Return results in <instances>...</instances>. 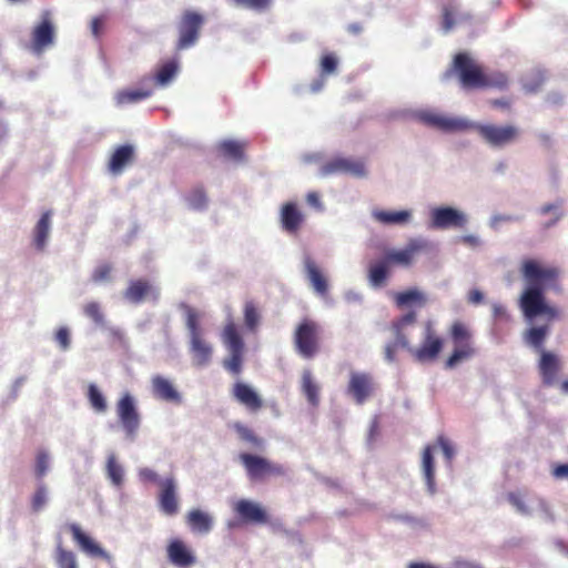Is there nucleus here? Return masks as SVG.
Listing matches in <instances>:
<instances>
[{
    "instance_id": "cd10ccee",
    "label": "nucleus",
    "mask_w": 568,
    "mask_h": 568,
    "mask_svg": "<svg viewBox=\"0 0 568 568\" xmlns=\"http://www.w3.org/2000/svg\"><path fill=\"white\" fill-rule=\"evenodd\" d=\"M425 245L417 241H412L404 250L390 251L385 255V260L390 264H400L408 266L416 252L420 251Z\"/></svg>"
},
{
    "instance_id": "a18cd8bd",
    "label": "nucleus",
    "mask_w": 568,
    "mask_h": 568,
    "mask_svg": "<svg viewBox=\"0 0 568 568\" xmlns=\"http://www.w3.org/2000/svg\"><path fill=\"white\" fill-rule=\"evenodd\" d=\"M187 203L193 210H204L207 205V196L202 186L194 187L187 195Z\"/></svg>"
},
{
    "instance_id": "9b49d317",
    "label": "nucleus",
    "mask_w": 568,
    "mask_h": 568,
    "mask_svg": "<svg viewBox=\"0 0 568 568\" xmlns=\"http://www.w3.org/2000/svg\"><path fill=\"white\" fill-rule=\"evenodd\" d=\"M159 508L166 516H175L179 513L178 484L173 476L159 481Z\"/></svg>"
},
{
    "instance_id": "2f4dec72",
    "label": "nucleus",
    "mask_w": 568,
    "mask_h": 568,
    "mask_svg": "<svg viewBox=\"0 0 568 568\" xmlns=\"http://www.w3.org/2000/svg\"><path fill=\"white\" fill-rule=\"evenodd\" d=\"M433 447L426 446L422 455V473L430 495L436 493Z\"/></svg>"
},
{
    "instance_id": "c756f323",
    "label": "nucleus",
    "mask_w": 568,
    "mask_h": 568,
    "mask_svg": "<svg viewBox=\"0 0 568 568\" xmlns=\"http://www.w3.org/2000/svg\"><path fill=\"white\" fill-rule=\"evenodd\" d=\"M152 386L154 395L160 399L171 403H181L182 397L180 393L169 379L162 376H155L152 379Z\"/></svg>"
},
{
    "instance_id": "a878e982",
    "label": "nucleus",
    "mask_w": 568,
    "mask_h": 568,
    "mask_svg": "<svg viewBox=\"0 0 568 568\" xmlns=\"http://www.w3.org/2000/svg\"><path fill=\"white\" fill-rule=\"evenodd\" d=\"M444 346V338L434 329L432 322L425 325V336L417 355H439Z\"/></svg>"
},
{
    "instance_id": "20e7f679",
    "label": "nucleus",
    "mask_w": 568,
    "mask_h": 568,
    "mask_svg": "<svg viewBox=\"0 0 568 568\" xmlns=\"http://www.w3.org/2000/svg\"><path fill=\"white\" fill-rule=\"evenodd\" d=\"M507 499L523 516H538L549 523L555 520V515L549 504L537 495L514 491L508 494Z\"/></svg>"
},
{
    "instance_id": "423d86ee",
    "label": "nucleus",
    "mask_w": 568,
    "mask_h": 568,
    "mask_svg": "<svg viewBox=\"0 0 568 568\" xmlns=\"http://www.w3.org/2000/svg\"><path fill=\"white\" fill-rule=\"evenodd\" d=\"M118 418L123 428L125 439L134 442L141 426V416L135 400L130 394H124L116 404Z\"/></svg>"
},
{
    "instance_id": "79ce46f5",
    "label": "nucleus",
    "mask_w": 568,
    "mask_h": 568,
    "mask_svg": "<svg viewBox=\"0 0 568 568\" xmlns=\"http://www.w3.org/2000/svg\"><path fill=\"white\" fill-rule=\"evenodd\" d=\"M51 469V455L47 449H39L34 460V475L39 481H43V477Z\"/></svg>"
},
{
    "instance_id": "39448f33",
    "label": "nucleus",
    "mask_w": 568,
    "mask_h": 568,
    "mask_svg": "<svg viewBox=\"0 0 568 568\" xmlns=\"http://www.w3.org/2000/svg\"><path fill=\"white\" fill-rule=\"evenodd\" d=\"M205 22L203 14L194 10H184L178 21V39L175 50L182 51L192 48L200 39Z\"/></svg>"
},
{
    "instance_id": "052dcab7",
    "label": "nucleus",
    "mask_w": 568,
    "mask_h": 568,
    "mask_svg": "<svg viewBox=\"0 0 568 568\" xmlns=\"http://www.w3.org/2000/svg\"><path fill=\"white\" fill-rule=\"evenodd\" d=\"M237 4L244 8L262 11L268 8L272 0H234Z\"/></svg>"
},
{
    "instance_id": "49530a36",
    "label": "nucleus",
    "mask_w": 568,
    "mask_h": 568,
    "mask_svg": "<svg viewBox=\"0 0 568 568\" xmlns=\"http://www.w3.org/2000/svg\"><path fill=\"white\" fill-rule=\"evenodd\" d=\"M176 72L178 63L175 61L164 63L156 73V83L160 85H166L175 77Z\"/></svg>"
},
{
    "instance_id": "4d7b16f0",
    "label": "nucleus",
    "mask_w": 568,
    "mask_h": 568,
    "mask_svg": "<svg viewBox=\"0 0 568 568\" xmlns=\"http://www.w3.org/2000/svg\"><path fill=\"white\" fill-rule=\"evenodd\" d=\"M540 213L542 215H547L549 213L555 214V217L551 221L545 223V225H544L545 229H549V227L554 226L564 215L562 212L560 211L559 204H545L541 206Z\"/></svg>"
},
{
    "instance_id": "e2e57ef3",
    "label": "nucleus",
    "mask_w": 568,
    "mask_h": 568,
    "mask_svg": "<svg viewBox=\"0 0 568 568\" xmlns=\"http://www.w3.org/2000/svg\"><path fill=\"white\" fill-rule=\"evenodd\" d=\"M243 357H229L224 361L223 366L233 374H239L242 367Z\"/></svg>"
},
{
    "instance_id": "bf43d9fd",
    "label": "nucleus",
    "mask_w": 568,
    "mask_h": 568,
    "mask_svg": "<svg viewBox=\"0 0 568 568\" xmlns=\"http://www.w3.org/2000/svg\"><path fill=\"white\" fill-rule=\"evenodd\" d=\"M138 477L141 483H156L159 485V481L163 478H160L155 470L149 468V467H142L138 470Z\"/></svg>"
},
{
    "instance_id": "bb28decb",
    "label": "nucleus",
    "mask_w": 568,
    "mask_h": 568,
    "mask_svg": "<svg viewBox=\"0 0 568 568\" xmlns=\"http://www.w3.org/2000/svg\"><path fill=\"white\" fill-rule=\"evenodd\" d=\"M240 459L251 479H260L267 475L268 459L252 454H241Z\"/></svg>"
},
{
    "instance_id": "c03bdc74",
    "label": "nucleus",
    "mask_w": 568,
    "mask_h": 568,
    "mask_svg": "<svg viewBox=\"0 0 568 568\" xmlns=\"http://www.w3.org/2000/svg\"><path fill=\"white\" fill-rule=\"evenodd\" d=\"M548 324L531 327L530 329H528L526 334L527 343L536 347V349L538 351L541 347L546 338V335L548 334Z\"/></svg>"
},
{
    "instance_id": "c85d7f7f",
    "label": "nucleus",
    "mask_w": 568,
    "mask_h": 568,
    "mask_svg": "<svg viewBox=\"0 0 568 568\" xmlns=\"http://www.w3.org/2000/svg\"><path fill=\"white\" fill-rule=\"evenodd\" d=\"M234 397L251 410H257L262 407V399L257 393L244 383H236L233 389Z\"/></svg>"
},
{
    "instance_id": "7ed1b4c3",
    "label": "nucleus",
    "mask_w": 568,
    "mask_h": 568,
    "mask_svg": "<svg viewBox=\"0 0 568 568\" xmlns=\"http://www.w3.org/2000/svg\"><path fill=\"white\" fill-rule=\"evenodd\" d=\"M469 130L476 131L486 144L497 149L513 144L520 138V129L514 124L499 125L469 121Z\"/></svg>"
},
{
    "instance_id": "603ef678",
    "label": "nucleus",
    "mask_w": 568,
    "mask_h": 568,
    "mask_svg": "<svg viewBox=\"0 0 568 568\" xmlns=\"http://www.w3.org/2000/svg\"><path fill=\"white\" fill-rule=\"evenodd\" d=\"M55 344L59 346L60 351L67 352L71 346V332L67 326H60L53 336Z\"/></svg>"
},
{
    "instance_id": "c9c22d12",
    "label": "nucleus",
    "mask_w": 568,
    "mask_h": 568,
    "mask_svg": "<svg viewBox=\"0 0 568 568\" xmlns=\"http://www.w3.org/2000/svg\"><path fill=\"white\" fill-rule=\"evenodd\" d=\"M54 562L58 568H79L77 555L62 546L61 538H58L54 549Z\"/></svg>"
},
{
    "instance_id": "412c9836",
    "label": "nucleus",
    "mask_w": 568,
    "mask_h": 568,
    "mask_svg": "<svg viewBox=\"0 0 568 568\" xmlns=\"http://www.w3.org/2000/svg\"><path fill=\"white\" fill-rule=\"evenodd\" d=\"M304 270L313 290L321 296L327 295L328 282L321 267L311 256L304 258Z\"/></svg>"
},
{
    "instance_id": "473e14b6",
    "label": "nucleus",
    "mask_w": 568,
    "mask_h": 568,
    "mask_svg": "<svg viewBox=\"0 0 568 568\" xmlns=\"http://www.w3.org/2000/svg\"><path fill=\"white\" fill-rule=\"evenodd\" d=\"M104 469L106 478L114 487H121L124 484L125 469L114 453L108 455Z\"/></svg>"
},
{
    "instance_id": "6e6552de",
    "label": "nucleus",
    "mask_w": 568,
    "mask_h": 568,
    "mask_svg": "<svg viewBox=\"0 0 568 568\" xmlns=\"http://www.w3.org/2000/svg\"><path fill=\"white\" fill-rule=\"evenodd\" d=\"M321 328L311 320H304L295 332V343L302 355H313L320 351Z\"/></svg>"
},
{
    "instance_id": "4be33fe9",
    "label": "nucleus",
    "mask_w": 568,
    "mask_h": 568,
    "mask_svg": "<svg viewBox=\"0 0 568 568\" xmlns=\"http://www.w3.org/2000/svg\"><path fill=\"white\" fill-rule=\"evenodd\" d=\"M221 337L230 355H242L244 341L240 327L233 321L225 324Z\"/></svg>"
},
{
    "instance_id": "5701e85b",
    "label": "nucleus",
    "mask_w": 568,
    "mask_h": 568,
    "mask_svg": "<svg viewBox=\"0 0 568 568\" xmlns=\"http://www.w3.org/2000/svg\"><path fill=\"white\" fill-rule=\"evenodd\" d=\"M168 557L174 566L180 568L190 567L196 561L192 551L178 539L170 542L168 547Z\"/></svg>"
},
{
    "instance_id": "7c9ffc66",
    "label": "nucleus",
    "mask_w": 568,
    "mask_h": 568,
    "mask_svg": "<svg viewBox=\"0 0 568 568\" xmlns=\"http://www.w3.org/2000/svg\"><path fill=\"white\" fill-rule=\"evenodd\" d=\"M186 521L193 532L205 535L211 531L214 519L205 511L192 509L186 516Z\"/></svg>"
},
{
    "instance_id": "864d4df0",
    "label": "nucleus",
    "mask_w": 568,
    "mask_h": 568,
    "mask_svg": "<svg viewBox=\"0 0 568 568\" xmlns=\"http://www.w3.org/2000/svg\"><path fill=\"white\" fill-rule=\"evenodd\" d=\"M233 427L243 440L253 444L255 447H261L263 445V439L256 437L254 433L245 425L235 423Z\"/></svg>"
},
{
    "instance_id": "ddd939ff",
    "label": "nucleus",
    "mask_w": 568,
    "mask_h": 568,
    "mask_svg": "<svg viewBox=\"0 0 568 568\" xmlns=\"http://www.w3.org/2000/svg\"><path fill=\"white\" fill-rule=\"evenodd\" d=\"M186 327L191 337V349L196 355H210L212 352L211 345L206 342L200 327L197 313L186 307Z\"/></svg>"
},
{
    "instance_id": "1a4fd4ad",
    "label": "nucleus",
    "mask_w": 568,
    "mask_h": 568,
    "mask_svg": "<svg viewBox=\"0 0 568 568\" xmlns=\"http://www.w3.org/2000/svg\"><path fill=\"white\" fill-rule=\"evenodd\" d=\"M418 120L425 125L443 132H460L469 130V121L462 118L446 116L432 111L420 112L418 114Z\"/></svg>"
},
{
    "instance_id": "680f3d73",
    "label": "nucleus",
    "mask_w": 568,
    "mask_h": 568,
    "mask_svg": "<svg viewBox=\"0 0 568 568\" xmlns=\"http://www.w3.org/2000/svg\"><path fill=\"white\" fill-rule=\"evenodd\" d=\"M438 444H439V446H440V448H442V452H443V454H444V456H445L446 460H447L448 463H450V462H452V459H453V458H454V456H455V449H454L453 445L450 444V442H449L448 439H446V438H445V437H443V436H440V437L438 438Z\"/></svg>"
},
{
    "instance_id": "4c0bfd02",
    "label": "nucleus",
    "mask_w": 568,
    "mask_h": 568,
    "mask_svg": "<svg viewBox=\"0 0 568 568\" xmlns=\"http://www.w3.org/2000/svg\"><path fill=\"white\" fill-rule=\"evenodd\" d=\"M152 95L150 89H129L118 92L115 99L119 105L136 103Z\"/></svg>"
},
{
    "instance_id": "3c124183",
    "label": "nucleus",
    "mask_w": 568,
    "mask_h": 568,
    "mask_svg": "<svg viewBox=\"0 0 568 568\" xmlns=\"http://www.w3.org/2000/svg\"><path fill=\"white\" fill-rule=\"evenodd\" d=\"M338 65L337 57L334 53H325L320 61L321 74L329 75L336 72Z\"/></svg>"
},
{
    "instance_id": "f3484780",
    "label": "nucleus",
    "mask_w": 568,
    "mask_h": 568,
    "mask_svg": "<svg viewBox=\"0 0 568 568\" xmlns=\"http://www.w3.org/2000/svg\"><path fill=\"white\" fill-rule=\"evenodd\" d=\"M280 220L285 232L296 234L304 224L305 216L295 203L287 202L281 207Z\"/></svg>"
},
{
    "instance_id": "de8ad7c7",
    "label": "nucleus",
    "mask_w": 568,
    "mask_h": 568,
    "mask_svg": "<svg viewBox=\"0 0 568 568\" xmlns=\"http://www.w3.org/2000/svg\"><path fill=\"white\" fill-rule=\"evenodd\" d=\"M48 503V488L43 481H38L37 489L32 496L31 506L33 511L38 513L44 508Z\"/></svg>"
},
{
    "instance_id": "aec40b11",
    "label": "nucleus",
    "mask_w": 568,
    "mask_h": 568,
    "mask_svg": "<svg viewBox=\"0 0 568 568\" xmlns=\"http://www.w3.org/2000/svg\"><path fill=\"white\" fill-rule=\"evenodd\" d=\"M124 297L134 304L141 303L146 297H152L156 301L159 298V291L149 281L140 278L130 282L124 292Z\"/></svg>"
},
{
    "instance_id": "4468645a",
    "label": "nucleus",
    "mask_w": 568,
    "mask_h": 568,
    "mask_svg": "<svg viewBox=\"0 0 568 568\" xmlns=\"http://www.w3.org/2000/svg\"><path fill=\"white\" fill-rule=\"evenodd\" d=\"M32 50L37 53L42 52L47 47L51 45L54 41V27L51 22L49 11H44L41 16V21L34 27L32 31Z\"/></svg>"
},
{
    "instance_id": "774afa93",
    "label": "nucleus",
    "mask_w": 568,
    "mask_h": 568,
    "mask_svg": "<svg viewBox=\"0 0 568 568\" xmlns=\"http://www.w3.org/2000/svg\"><path fill=\"white\" fill-rule=\"evenodd\" d=\"M484 300V295L478 290H471L468 294V302L473 304H479Z\"/></svg>"
},
{
    "instance_id": "b1692460",
    "label": "nucleus",
    "mask_w": 568,
    "mask_h": 568,
    "mask_svg": "<svg viewBox=\"0 0 568 568\" xmlns=\"http://www.w3.org/2000/svg\"><path fill=\"white\" fill-rule=\"evenodd\" d=\"M538 367L544 385L555 386L558 384L562 371L559 357H540Z\"/></svg>"
},
{
    "instance_id": "6ab92c4d",
    "label": "nucleus",
    "mask_w": 568,
    "mask_h": 568,
    "mask_svg": "<svg viewBox=\"0 0 568 568\" xmlns=\"http://www.w3.org/2000/svg\"><path fill=\"white\" fill-rule=\"evenodd\" d=\"M373 389V381L368 374L355 372L351 374L348 392L357 404L362 405L371 396Z\"/></svg>"
},
{
    "instance_id": "6e6d98bb",
    "label": "nucleus",
    "mask_w": 568,
    "mask_h": 568,
    "mask_svg": "<svg viewBox=\"0 0 568 568\" xmlns=\"http://www.w3.org/2000/svg\"><path fill=\"white\" fill-rule=\"evenodd\" d=\"M112 273V266L108 263L100 264L93 271L91 278L94 283H102L110 281Z\"/></svg>"
},
{
    "instance_id": "f8f14e48",
    "label": "nucleus",
    "mask_w": 568,
    "mask_h": 568,
    "mask_svg": "<svg viewBox=\"0 0 568 568\" xmlns=\"http://www.w3.org/2000/svg\"><path fill=\"white\" fill-rule=\"evenodd\" d=\"M415 322L416 313L414 311L408 312L397 321L393 322L392 332L394 335V341L386 346V355H395L397 353L409 352L408 341L403 333V328L407 325L414 324Z\"/></svg>"
},
{
    "instance_id": "f03ea898",
    "label": "nucleus",
    "mask_w": 568,
    "mask_h": 568,
    "mask_svg": "<svg viewBox=\"0 0 568 568\" xmlns=\"http://www.w3.org/2000/svg\"><path fill=\"white\" fill-rule=\"evenodd\" d=\"M450 72L458 75L460 85L465 90L496 88L504 90L508 85V78L503 72L485 73L483 68L466 52H459L454 57Z\"/></svg>"
},
{
    "instance_id": "5fc2aeb1",
    "label": "nucleus",
    "mask_w": 568,
    "mask_h": 568,
    "mask_svg": "<svg viewBox=\"0 0 568 568\" xmlns=\"http://www.w3.org/2000/svg\"><path fill=\"white\" fill-rule=\"evenodd\" d=\"M110 343L115 351H128V338L125 337L124 333L119 328H113L110 331Z\"/></svg>"
},
{
    "instance_id": "ea45409f",
    "label": "nucleus",
    "mask_w": 568,
    "mask_h": 568,
    "mask_svg": "<svg viewBox=\"0 0 568 568\" xmlns=\"http://www.w3.org/2000/svg\"><path fill=\"white\" fill-rule=\"evenodd\" d=\"M389 273V264L385 258L372 263L368 268V277L374 286H382Z\"/></svg>"
},
{
    "instance_id": "338daca9",
    "label": "nucleus",
    "mask_w": 568,
    "mask_h": 568,
    "mask_svg": "<svg viewBox=\"0 0 568 568\" xmlns=\"http://www.w3.org/2000/svg\"><path fill=\"white\" fill-rule=\"evenodd\" d=\"M306 201L310 205L316 207V209H322V203H321V200H320V195L316 193V192H310L307 195H306Z\"/></svg>"
},
{
    "instance_id": "0eeeda50",
    "label": "nucleus",
    "mask_w": 568,
    "mask_h": 568,
    "mask_svg": "<svg viewBox=\"0 0 568 568\" xmlns=\"http://www.w3.org/2000/svg\"><path fill=\"white\" fill-rule=\"evenodd\" d=\"M346 174L354 178L367 175L366 164L361 159L335 156L320 166V175Z\"/></svg>"
},
{
    "instance_id": "2eb2a0df",
    "label": "nucleus",
    "mask_w": 568,
    "mask_h": 568,
    "mask_svg": "<svg viewBox=\"0 0 568 568\" xmlns=\"http://www.w3.org/2000/svg\"><path fill=\"white\" fill-rule=\"evenodd\" d=\"M465 223V215L453 207L444 206L432 211L433 229L463 227Z\"/></svg>"
},
{
    "instance_id": "13d9d810",
    "label": "nucleus",
    "mask_w": 568,
    "mask_h": 568,
    "mask_svg": "<svg viewBox=\"0 0 568 568\" xmlns=\"http://www.w3.org/2000/svg\"><path fill=\"white\" fill-rule=\"evenodd\" d=\"M455 10L450 6H445L442 10V17H443V29L445 32H449L456 24L455 20Z\"/></svg>"
},
{
    "instance_id": "9d476101",
    "label": "nucleus",
    "mask_w": 568,
    "mask_h": 568,
    "mask_svg": "<svg viewBox=\"0 0 568 568\" xmlns=\"http://www.w3.org/2000/svg\"><path fill=\"white\" fill-rule=\"evenodd\" d=\"M449 337L454 349L450 355H473L477 348L469 326L460 321H455L449 329Z\"/></svg>"
},
{
    "instance_id": "37998d69",
    "label": "nucleus",
    "mask_w": 568,
    "mask_h": 568,
    "mask_svg": "<svg viewBox=\"0 0 568 568\" xmlns=\"http://www.w3.org/2000/svg\"><path fill=\"white\" fill-rule=\"evenodd\" d=\"M82 312L95 326L103 327L105 325V316L100 303L88 302L83 305Z\"/></svg>"
},
{
    "instance_id": "0e129e2a",
    "label": "nucleus",
    "mask_w": 568,
    "mask_h": 568,
    "mask_svg": "<svg viewBox=\"0 0 568 568\" xmlns=\"http://www.w3.org/2000/svg\"><path fill=\"white\" fill-rule=\"evenodd\" d=\"M551 474L557 479H564V478L568 479V464H562V465L556 466L552 469Z\"/></svg>"
},
{
    "instance_id": "a211bd4d",
    "label": "nucleus",
    "mask_w": 568,
    "mask_h": 568,
    "mask_svg": "<svg viewBox=\"0 0 568 568\" xmlns=\"http://www.w3.org/2000/svg\"><path fill=\"white\" fill-rule=\"evenodd\" d=\"M234 510L246 523L265 524L267 521L265 509L256 501L240 499L235 504Z\"/></svg>"
},
{
    "instance_id": "72a5a7b5",
    "label": "nucleus",
    "mask_w": 568,
    "mask_h": 568,
    "mask_svg": "<svg viewBox=\"0 0 568 568\" xmlns=\"http://www.w3.org/2000/svg\"><path fill=\"white\" fill-rule=\"evenodd\" d=\"M373 216L379 223L386 225L393 224H405L409 222L412 214L407 210L403 211H386V210H376L373 212Z\"/></svg>"
},
{
    "instance_id": "8fccbe9b",
    "label": "nucleus",
    "mask_w": 568,
    "mask_h": 568,
    "mask_svg": "<svg viewBox=\"0 0 568 568\" xmlns=\"http://www.w3.org/2000/svg\"><path fill=\"white\" fill-rule=\"evenodd\" d=\"M260 313L256 305L250 301L245 303L244 306V322L247 328L254 331L258 325Z\"/></svg>"
},
{
    "instance_id": "393cba45",
    "label": "nucleus",
    "mask_w": 568,
    "mask_h": 568,
    "mask_svg": "<svg viewBox=\"0 0 568 568\" xmlns=\"http://www.w3.org/2000/svg\"><path fill=\"white\" fill-rule=\"evenodd\" d=\"M134 159V149L130 144L120 145L112 153L108 168L113 174H120L123 172L126 165H129Z\"/></svg>"
},
{
    "instance_id": "dca6fc26",
    "label": "nucleus",
    "mask_w": 568,
    "mask_h": 568,
    "mask_svg": "<svg viewBox=\"0 0 568 568\" xmlns=\"http://www.w3.org/2000/svg\"><path fill=\"white\" fill-rule=\"evenodd\" d=\"M70 531L74 541L79 548L91 557H101L108 562L112 561V557L106 552L98 542H95L90 536L82 531L81 527L77 524L70 525Z\"/></svg>"
},
{
    "instance_id": "69168bd1",
    "label": "nucleus",
    "mask_w": 568,
    "mask_h": 568,
    "mask_svg": "<svg viewBox=\"0 0 568 568\" xmlns=\"http://www.w3.org/2000/svg\"><path fill=\"white\" fill-rule=\"evenodd\" d=\"M267 475L283 476L285 468L280 464H273L268 460Z\"/></svg>"
},
{
    "instance_id": "f704fd0d",
    "label": "nucleus",
    "mask_w": 568,
    "mask_h": 568,
    "mask_svg": "<svg viewBox=\"0 0 568 568\" xmlns=\"http://www.w3.org/2000/svg\"><path fill=\"white\" fill-rule=\"evenodd\" d=\"M51 212H44L33 231V242L38 250H43L49 236Z\"/></svg>"
},
{
    "instance_id": "f257e3e1",
    "label": "nucleus",
    "mask_w": 568,
    "mask_h": 568,
    "mask_svg": "<svg viewBox=\"0 0 568 568\" xmlns=\"http://www.w3.org/2000/svg\"><path fill=\"white\" fill-rule=\"evenodd\" d=\"M520 272L527 284L519 300L525 317L532 321L538 316H544L547 323L556 320L559 312L556 307L546 303L544 293L548 288H559L560 270L528 258L523 261Z\"/></svg>"
},
{
    "instance_id": "e433bc0d",
    "label": "nucleus",
    "mask_w": 568,
    "mask_h": 568,
    "mask_svg": "<svg viewBox=\"0 0 568 568\" xmlns=\"http://www.w3.org/2000/svg\"><path fill=\"white\" fill-rule=\"evenodd\" d=\"M302 392L312 406L316 407L320 404V386L307 369L302 375Z\"/></svg>"
},
{
    "instance_id": "a19ab883",
    "label": "nucleus",
    "mask_w": 568,
    "mask_h": 568,
    "mask_svg": "<svg viewBox=\"0 0 568 568\" xmlns=\"http://www.w3.org/2000/svg\"><path fill=\"white\" fill-rule=\"evenodd\" d=\"M395 303L398 307H404L414 303L418 305H424L426 303V298L424 294L420 293L418 290L412 288L396 293Z\"/></svg>"
},
{
    "instance_id": "58836bf2",
    "label": "nucleus",
    "mask_w": 568,
    "mask_h": 568,
    "mask_svg": "<svg viewBox=\"0 0 568 568\" xmlns=\"http://www.w3.org/2000/svg\"><path fill=\"white\" fill-rule=\"evenodd\" d=\"M244 150L245 144L233 141V140H226L219 144V151L220 153L230 160L234 161H242L244 159Z\"/></svg>"
},
{
    "instance_id": "09e8293b",
    "label": "nucleus",
    "mask_w": 568,
    "mask_h": 568,
    "mask_svg": "<svg viewBox=\"0 0 568 568\" xmlns=\"http://www.w3.org/2000/svg\"><path fill=\"white\" fill-rule=\"evenodd\" d=\"M89 400L92 408L98 413H104L106 410V402L99 388L91 384L89 386Z\"/></svg>"
}]
</instances>
